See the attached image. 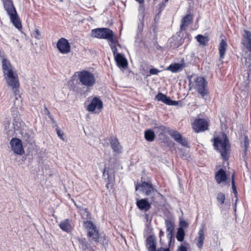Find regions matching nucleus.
<instances>
[{
    "instance_id": "nucleus-23",
    "label": "nucleus",
    "mask_w": 251,
    "mask_h": 251,
    "mask_svg": "<svg viewBox=\"0 0 251 251\" xmlns=\"http://www.w3.org/2000/svg\"><path fill=\"white\" fill-rule=\"evenodd\" d=\"M136 205L141 210L148 211L151 207V203L148 201L147 198L137 200Z\"/></svg>"
},
{
    "instance_id": "nucleus-3",
    "label": "nucleus",
    "mask_w": 251,
    "mask_h": 251,
    "mask_svg": "<svg viewBox=\"0 0 251 251\" xmlns=\"http://www.w3.org/2000/svg\"><path fill=\"white\" fill-rule=\"evenodd\" d=\"M6 11L9 16L10 21L13 25L19 30L22 28V25L20 18L14 7L12 0H1Z\"/></svg>"
},
{
    "instance_id": "nucleus-19",
    "label": "nucleus",
    "mask_w": 251,
    "mask_h": 251,
    "mask_svg": "<svg viewBox=\"0 0 251 251\" xmlns=\"http://www.w3.org/2000/svg\"><path fill=\"white\" fill-rule=\"evenodd\" d=\"M184 63V59L183 58L180 63H174L171 64L167 68V70L170 71L174 73L181 72L186 67Z\"/></svg>"
},
{
    "instance_id": "nucleus-48",
    "label": "nucleus",
    "mask_w": 251,
    "mask_h": 251,
    "mask_svg": "<svg viewBox=\"0 0 251 251\" xmlns=\"http://www.w3.org/2000/svg\"><path fill=\"white\" fill-rule=\"evenodd\" d=\"M156 251H170V250L169 248H164L161 247L158 248Z\"/></svg>"
},
{
    "instance_id": "nucleus-20",
    "label": "nucleus",
    "mask_w": 251,
    "mask_h": 251,
    "mask_svg": "<svg viewBox=\"0 0 251 251\" xmlns=\"http://www.w3.org/2000/svg\"><path fill=\"white\" fill-rule=\"evenodd\" d=\"M165 224L166 226V231L167 232V237L169 240V243L170 244L172 242V239L175 230L174 224L169 219H166Z\"/></svg>"
},
{
    "instance_id": "nucleus-56",
    "label": "nucleus",
    "mask_w": 251,
    "mask_h": 251,
    "mask_svg": "<svg viewBox=\"0 0 251 251\" xmlns=\"http://www.w3.org/2000/svg\"><path fill=\"white\" fill-rule=\"evenodd\" d=\"M137 40H138V39H136V40H135V45H137V42H138V41H137Z\"/></svg>"
},
{
    "instance_id": "nucleus-35",
    "label": "nucleus",
    "mask_w": 251,
    "mask_h": 251,
    "mask_svg": "<svg viewBox=\"0 0 251 251\" xmlns=\"http://www.w3.org/2000/svg\"><path fill=\"white\" fill-rule=\"evenodd\" d=\"M100 242L102 247L106 250L108 246L109 239L105 234L100 236Z\"/></svg>"
},
{
    "instance_id": "nucleus-16",
    "label": "nucleus",
    "mask_w": 251,
    "mask_h": 251,
    "mask_svg": "<svg viewBox=\"0 0 251 251\" xmlns=\"http://www.w3.org/2000/svg\"><path fill=\"white\" fill-rule=\"evenodd\" d=\"M103 108V102L100 98L95 97L91 100L87 106V110L89 112H93L96 109L100 110Z\"/></svg>"
},
{
    "instance_id": "nucleus-5",
    "label": "nucleus",
    "mask_w": 251,
    "mask_h": 251,
    "mask_svg": "<svg viewBox=\"0 0 251 251\" xmlns=\"http://www.w3.org/2000/svg\"><path fill=\"white\" fill-rule=\"evenodd\" d=\"M91 36L98 39H106L110 42H114V33L108 28H97L92 30Z\"/></svg>"
},
{
    "instance_id": "nucleus-38",
    "label": "nucleus",
    "mask_w": 251,
    "mask_h": 251,
    "mask_svg": "<svg viewBox=\"0 0 251 251\" xmlns=\"http://www.w3.org/2000/svg\"><path fill=\"white\" fill-rule=\"evenodd\" d=\"M225 200L226 196L224 193L219 192L217 194V200L221 204L224 203Z\"/></svg>"
},
{
    "instance_id": "nucleus-39",
    "label": "nucleus",
    "mask_w": 251,
    "mask_h": 251,
    "mask_svg": "<svg viewBox=\"0 0 251 251\" xmlns=\"http://www.w3.org/2000/svg\"><path fill=\"white\" fill-rule=\"evenodd\" d=\"M183 37H182V40H184V43H185L186 45H187L189 42L191 41L192 37L191 35L188 33H183Z\"/></svg>"
},
{
    "instance_id": "nucleus-11",
    "label": "nucleus",
    "mask_w": 251,
    "mask_h": 251,
    "mask_svg": "<svg viewBox=\"0 0 251 251\" xmlns=\"http://www.w3.org/2000/svg\"><path fill=\"white\" fill-rule=\"evenodd\" d=\"M139 188H141L140 191L146 196H150L154 191L152 184L146 181H143L141 184H135V190L137 191Z\"/></svg>"
},
{
    "instance_id": "nucleus-55",
    "label": "nucleus",
    "mask_w": 251,
    "mask_h": 251,
    "mask_svg": "<svg viewBox=\"0 0 251 251\" xmlns=\"http://www.w3.org/2000/svg\"><path fill=\"white\" fill-rule=\"evenodd\" d=\"M13 40L15 41V44H18V42H19V40L18 39H15L14 38H13Z\"/></svg>"
},
{
    "instance_id": "nucleus-53",
    "label": "nucleus",
    "mask_w": 251,
    "mask_h": 251,
    "mask_svg": "<svg viewBox=\"0 0 251 251\" xmlns=\"http://www.w3.org/2000/svg\"><path fill=\"white\" fill-rule=\"evenodd\" d=\"M75 205L76 206V207H77L78 209H79V210H82V209H83V208H81V207L80 206H79L77 205H76V204L75 203Z\"/></svg>"
},
{
    "instance_id": "nucleus-31",
    "label": "nucleus",
    "mask_w": 251,
    "mask_h": 251,
    "mask_svg": "<svg viewBox=\"0 0 251 251\" xmlns=\"http://www.w3.org/2000/svg\"><path fill=\"white\" fill-rule=\"evenodd\" d=\"M234 177V174H233L231 176V179H232V180H231V187H232L233 193H234V195L235 197L236 198L235 199V202L234 203V211L235 212H236V211L237 202L238 201V197H237L238 193H237V189H236V185H235V183Z\"/></svg>"
},
{
    "instance_id": "nucleus-42",
    "label": "nucleus",
    "mask_w": 251,
    "mask_h": 251,
    "mask_svg": "<svg viewBox=\"0 0 251 251\" xmlns=\"http://www.w3.org/2000/svg\"><path fill=\"white\" fill-rule=\"evenodd\" d=\"M149 72L151 75H157L159 72H160V71L157 69L153 68L150 69Z\"/></svg>"
},
{
    "instance_id": "nucleus-25",
    "label": "nucleus",
    "mask_w": 251,
    "mask_h": 251,
    "mask_svg": "<svg viewBox=\"0 0 251 251\" xmlns=\"http://www.w3.org/2000/svg\"><path fill=\"white\" fill-rule=\"evenodd\" d=\"M215 180L218 184H220L227 180V176L225 171L223 169H220L215 176Z\"/></svg>"
},
{
    "instance_id": "nucleus-43",
    "label": "nucleus",
    "mask_w": 251,
    "mask_h": 251,
    "mask_svg": "<svg viewBox=\"0 0 251 251\" xmlns=\"http://www.w3.org/2000/svg\"><path fill=\"white\" fill-rule=\"evenodd\" d=\"M56 133H57L58 136L61 140H64V138H63V133L61 132L60 129H59L58 127L56 128Z\"/></svg>"
},
{
    "instance_id": "nucleus-1",
    "label": "nucleus",
    "mask_w": 251,
    "mask_h": 251,
    "mask_svg": "<svg viewBox=\"0 0 251 251\" xmlns=\"http://www.w3.org/2000/svg\"><path fill=\"white\" fill-rule=\"evenodd\" d=\"M2 69L7 85L13 89L15 96H17V92H19L18 88L20 86L18 75L13 71V67L7 58L2 59Z\"/></svg>"
},
{
    "instance_id": "nucleus-2",
    "label": "nucleus",
    "mask_w": 251,
    "mask_h": 251,
    "mask_svg": "<svg viewBox=\"0 0 251 251\" xmlns=\"http://www.w3.org/2000/svg\"><path fill=\"white\" fill-rule=\"evenodd\" d=\"M223 139L216 137L211 140L213 142L214 149L219 151L223 159L227 161L229 157L230 145L226 134L223 135Z\"/></svg>"
},
{
    "instance_id": "nucleus-46",
    "label": "nucleus",
    "mask_w": 251,
    "mask_h": 251,
    "mask_svg": "<svg viewBox=\"0 0 251 251\" xmlns=\"http://www.w3.org/2000/svg\"><path fill=\"white\" fill-rule=\"evenodd\" d=\"M13 128L14 130H18L20 126L18 125V122L16 121H14L13 123Z\"/></svg>"
},
{
    "instance_id": "nucleus-45",
    "label": "nucleus",
    "mask_w": 251,
    "mask_h": 251,
    "mask_svg": "<svg viewBox=\"0 0 251 251\" xmlns=\"http://www.w3.org/2000/svg\"><path fill=\"white\" fill-rule=\"evenodd\" d=\"M33 34L35 38H36V39L40 38V32L38 29H35V32Z\"/></svg>"
},
{
    "instance_id": "nucleus-18",
    "label": "nucleus",
    "mask_w": 251,
    "mask_h": 251,
    "mask_svg": "<svg viewBox=\"0 0 251 251\" xmlns=\"http://www.w3.org/2000/svg\"><path fill=\"white\" fill-rule=\"evenodd\" d=\"M136 1L138 2L140 4L139 7V17L140 20H141V25H138V32H141L144 26V19L145 17V7L144 6V0H135Z\"/></svg>"
},
{
    "instance_id": "nucleus-13",
    "label": "nucleus",
    "mask_w": 251,
    "mask_h": 251,
    "mask_svg": "<svg viewBox=\"0 0 251 251\" xmlns=\"http://www.w3.org/2000/svg\"><path fill=\"white\" fill-rule=\"evenodd\" d=\"M56 46L61 53L66 54L71 51L70 44L68 40L64 38H61L58 40Z\"/></svg>"
},
{
    "instance_id": "nucleus-6",
    "label": "nucleus",
    "mask_w": 251,
    "mask_h": 251,
    "mask_svg": "<svg viewBox=\"0 0 251 251\" xmlns=\"http://www.w3.org/2000/svg\"><path fill=\"white\" fill-rule=\"evenodd\" d=\"M115 173L114 165L111 164L105 166L102 172V177L107 182L105 186L107 189L109 188L112 189L114 186L115 181Z\"/></svg>"
},
{
    "instance_id": "nucleus-12",
    "label": "nucleus",
    "mask_w": 251,
    "mask_h": 251,
    "mask_svg": "<svg viewBox=\"0 0 251 251\" xmlns=\"http://www.w3.org/2000/svg\"><path fill=\"white\" fill-rule=\"evenodd\" d=\"M10 145L15 153L22 155L24 153V150L20 139L17 138H13L10 142Z\"/></svg>"
},
{
    "instance_id": "nucleus-33",
    "label": "nucleus",
    "mask_w": 251,
    "mask_h": 251,
    "mask_svg": "<svg viewBox=\"0 0 251 251\" xmlns=\"http://www.w3.org/2000/svg\"><path fill=\"white\" fill-rule=\"evenodd\" d=\"M195 38L197 42H199L200 45L202 46H205L209 41V38L208 36H204L201 34L198 35L196 36Z\"/></svg>"
},
{
    "instance_id": "nucleus-26",
    "label": "nucleus",
    "mask_w": 251,
    "mask_h": 251,
    "mask_svg": "<svg viewBox=\"0 0 251 251\" xmlns=\"http://www.w3.org/2000/svg\"><path fill=\"white\" fill-rule=\"evenodd\" d=\"M78 242L79 243V248L82 250V251H95L85 238L79 239Z\"/></svg>"
},
{
    "instance_id": "nucleus-4",
    "label": "nucleus",
    "mask_w": 251,
    "mask_h": 251,
    "mask_svg": "<svg viewBox=\"0 0 251 251\" xmlns=\"http://www.w3.org/2000/svg\"><path fill=\"white\" fill-rule=\"evenodd\" d=\"M83 226L87 230V237L90 242L92 244L99 243L100 234L95 224L91 221L87 220L83 222Z\"/></svg>"
},
{
    "instance_id": "nucleus-7",
    "label": "nucleus",
    "mask_w": 251,
    "mask_h": 251,
    "mask_svg": "<svg viewBox=\"0 0 251 251\" xmlns=\"http://www.w3.org/2000/svg\"><path fill=\"white\" fill-rule=\"evenodd\" d=\"M78 78L81 85L86 86L87 88L93 87L96 83L94 75L87 70L78 72Z\"/></svg>"
},
{
    "instance_id": "nucleus-9",
    "label": "nucleus",
    "mask_w": 251,
    "mask_h": 251,
    "mask_svg": "<svg viewBox=\"0 0 251 251\" xmlns=\"http://www.w3.org/2000/svg\"><path fill=\"white\" fill-rule=\"evenodd\" d=\"M241 44L244 54H251V31L244 29L242 34Z\"/></svg>"
},
{
    "instance_id": "nucleus-51",
    "label": "nucleus",
    "mask_w": 251,
    "mask_h": 251,
    "mask_svg": "<svg viewBox=\"0 0 251 251\" xmlns=\"http://www.w3.org/2000/svg\"><path fill=\"white\" fill-rule=\"evenodd\" d=\"M49 118L50 119V120L53 122V123H55V121L52 117V116L51 115H49Z\"/></svg>"
},
{
    "instance_id": "nucleus-52",
    "label": "nucleus",
    "mask_w": 251,
    "mask_h": 251,
    "mask_svg": "<svg viewBox=\"0 0 251 251\" xmlns=\"http://www.w3.org/2000/svg\"><path fill=\"white\" fill-rule=\"evenodd\" d=\"M159 18H160V16L159 15V14L158 15H156L155 17L154 18V21H157L159 20Z\"/></svg>"
},
{
    "instance_id": "nucleus-41",
    "label": "nucleus",
    "mask_w": 251,
    "mask_h": 251,
    "mask_svg": "<svg viewBox=\"0 0 251 251\" xmlns=\"http://www.w3.org/2000/svg\"><path fill=\"white\" fill-rule=\"evenodd\" d=\"M169 1V0H163L159 4V11L160 12H161L163 9L165 8L166 6V3Z\"/></svg>"
},
{
    "instance_id": "nucleus-29",
    "label": "nucleus",
    "mask_w": 251,
    "mask_h": 251,
    "mask_svg": "<svg viewBox=\"0 0 251 251\" xmlns=\"http://www.w3.org/2000/svg\"><path fill=\"white\" fill-rule=\"evenodd\" d=\"M193 20V17L191 14H187L181 20L180 26L181 31L184 30L185 27L187 26Z\"/></svg>"
},
{
    "instance_id": "nucleus-22",
    "label": "nucleus",
    "mask_w": 251,
    "mask_h": 251,
    "mask_svg": "<svg viewBox=\"0 0 251 251\" xmlns=\"http://www.w3.org/2000/svg\"><path fill=\"white\" fill-rule=\"evenodd\" d=\"M114 59L117 65L122 69H126L128 65V62L124 55L122 53H118L114 56Z\"/></svg>"
},
{
    "instance_id": "nucleus-8",
    "label": "nucleus",
    "mask_w": 251,
    "mask_h": 251,
    "mask_svg": "<svg viewBox=\"0 0 251 251\" xmlns=\"http://www.w3.org/2000/svg\"><path fill=\"white\" fill-rule=\"evenodd\" d=\"M195 89L201 97L206 100L208 96V90L207 88V82L205 79L201 76H197L195 79Z\"/></svg>"
},
{
    "instance_id": "nucleus-28",
    "label": "nucleus",
    "mask_w": 251,
    "mask_h": 251,
    "mask_svg": "<svg viewBox=\"0 0 251 251\" xmlns=\"http://www.w3.org/2000/svg\"><path fill=\"white\" fill-rule=\"evenodd\" d=\"M199 237L196 238L197 241V246L199 249H201L203 245V242L205 238L204 234V226H202L198 232Z\"/></svg>"
},
{
    "instance_id": "nucleus-15",
    "label": "nucleus",
    "mask_w": 251,
    "mask_h": 251,
    "mask_svg": "<svg viewBox=\"0 0 251 251\" xmlns=\"http://www.w3.org/2000/svg\"><path fill=\"white\" fill-rule=\"evenodd\" d=\"M183 37V34L181 30L178 34L173 36L169 39V44L171 47L176 49L181 46L184 43V40H182Z\"/></svg>"
},
{
    "instance_id": "nucleus-47",
    "label": "nucleus",
    "mask_w": 251,
    "mask_h": 251,
    "mask_svg": "<svg viewBox=\"0 0 251 251\" xmlns=\"http://www.w3.org/2000/svg\"><path fill=\"white\" fill-rule=\"evenodd\" d=\"M177 251H187V249L185 246L181 245L178 247Z\"/></svg>"
},
{
    "instance_id": "nucleus-24",
    "label": "nucleus",
    "mask_w": 251,
    "mask_h": 251,
    "mask_svg": "<svg viewBox=\"0 0 251 251\" xmlns=\"http://www.w3.org/2000/svg\"><path fill=\"white\" fill-rule=\"evenodd\" d=\"M72 223V220L70 219H67L61 221L59 224V226L62 230L67 233H69L73 229Z\"/></svg>"
},
{
    "instance_id": "nucleus-44",
    "label": "nucleus",
    "mask_w": 251,
    "mask_h": 251,
    "mask_svg": "<svg viewBox=\"0 0 251 251\" xmlns=\"http://www.w3.org/2000/svg\"><path fill=\"white\" fill-rule=\"evenodd\" d=\"M188 226V224L187 222L185 221H181L180 222V227L184 229V228H186Z\"/></svg>"
},
{
    "instance_id": "nucleus-34",
    "label": "nucleus",
    "mask_w": 251,
    "mask_h": 251,
    "mask_svg": "<svg viewBox=\"0 0 251 251\" xmlns=\"http://www.w3.org/2000/svg\"><path fill=\"white\" fill-rule=\"evenodd\" d=\"M185 236V232L184 229L178 227L176 232V238L178 241L182 242Z\"/></svg>"
},
{
    "instance_id": "nucleus-10",
    "label": "nucleus",
    "mask_w": 251,
    "mask_h": 251,
    "mask_svg": "<svg viewBox=\"0 0 251 251\" xmlns=\"http://www.w3.org/2000/svg\"><path fill=\"white\" fill-rule=\"evenodd\" d=\"M208 122L203 119H196L192 124V128L196 133L206 130L208 127Z\"/></svg>"
},
{
    "instance_id": "nucleus-27",
    "label": "nucleus",
    "mask_w": 251,
    "mask_h": 251,
    "mask_svg": "<svg viewBox=\"0 0 251 251\" xmlns=\"http://www.w3.org/2000/svg\"><path fill=\"white\" fill-rule=\"evenodd\" d=\"M110 145L113 151L117 153H120L122 152V147L120 145V144L117 139V138H111L110 140Z\"/></svg>"
},
{
    "instance_id": "nucleus-32",
    "label": "nucleus",
    "mask_w": 251,
    "mask_h": 251,
    "mask_svg": "<svg viewBox=\"0 0 251 251\" xmlns=\"http://www.w3.org/2000/svg\"><path fill=\"white\" fill-rule=\"evenodd\" d=\"M145 139L148 142H152L154 140L155 135L152 129L146 130L144 132Z\"/></svg>"
},
{
    "instance_id": "nucleus-14",
    "label": "nucleus",
    "mask_w": 251,
    "mask_h": 251,
    "mask_svg": "<svg viewBox=\"0 0 251 251\" xmlns=\"http://www.w3.org/2000/svg\"><path fill=\"white\" fill-rule=\"evenodd\" d=\"M169 134L177 143L185 147H189L188 142L186 138L176 130H170Z\"/></svg>"
},
{
    "instance_id": "nucleus-50",
    "label": "nucleus",
    "mask_w": 251,
    "mask_h": 251,
    "mask_svg": "<svg viewBox=\"0 0 251 251\" xmlns=\"http://www.w3.org/2000/svg\"><path fill=\"white\" fill-rule=\"evenodd\" d=\"M44 112H45V113L46 114L48 115V116L50 115V112L47 107H45Z\"/></svg>"
},
{
    "instance_id": "nucleus-17",
    "label": "nucleus",
    "mask_w": 251,
    "mask_h": 251,
    "mask_svg": "<svg viewBox=\"0 0 251 251\" xmlns=\"http://www.w3.org/2000/svg\"><path fill=\"white\" fill-rule=\"evenodd\" d=\"M155 99L158 101H161L168 105H177L179 101L172 100L167 95L159 92L155 96Z\"/></svg>"
},
{
    "instance_id": "nucleus-54",
    "label": "nucleus",
    "mask_w": 251,
    "mask_h": 251,
    "mask_svg": "<svg viewBox=\"0 0 251 251\" xmlns=\"http://www.w3.org/2000/svg\"><path fill=\"white\" fill-rule=\"evenodd\" d=\"M84 210L85 212L87 213V215H88V214H89V213L87 209V208H85V209H84Z\"/></svg>"
},
{
    "instance_id": "nucleus-49",
    "label": "nucleus",
    "mask_w": 251,
    "mask_h": 251,
    "mask_svg": "<svg viewBox=\"0 0 251 251\" xmlns=\"http://www.w3.org/2000/svg\"><path fill=\"white\" fill-rule=\"evenodd\" d=\"M164 235V231L160 229L159 231V237L160 238V240H161L162 237Z\"/></svg>"
},
{
    "instance_id": "nucleus-40",
    "label": "nucleus",
    "mask_w": 251,
    "mask_h": 251,
    "mask_svg": "<svg viewBox=\"0 0 251 251\" xmlns=\"http://www.w3.org/2000/svg\"><path fill=\"white\" fill-rule=\"evenodd\" d=\"M155 128H157L161 133L165 132L166 131V128L165 126L162 125H155Z\"/></svg>"
},
{
    "instance_id": "nucleus-36",
    "label": "nucleus",
    "mask_w": 251,
    "mask_h": 251,
    "mask_svg": "<svg viewBox=\"0 0 251 251\" xmlns=\"http://www.w3.org/2000/svg\"><path fill=\"white\" fill-rule=\"evenodd\" d=\"M114 40L115 42H110L111 43L109 44V46L112 51V52H113L114 56L116 54H118L119 53L117 52L118 50H117V46H116L117 40H116V38L115 37V36H114Z\"/></svg>"
},
{
    "instance_id": "nucleus-30",
    "label": "nucleus",
    "mask_w": 251,
    "mask_h": 251,
    "mask_svg": "<svg viewBox=\"0 0 251 251\" xmlns=\"http://www.w3.org/2000/svg\"><path fill=\"white\" fill-rule=\"evenodd\" d=\"M227 46V44L226 43V42L225 40L222 39L221 41V42L220 43L219 46L220 60H222L223 59H224L226 50Z\"/></svg>"
},
{
    "instance_id": "nucleus-37",
    "label": "nucleus",
    "mask_w": 251,
    "mask_h": 251,
    "mask_svg": "<svg viewBox=\"0 0 251 251\" xmlns=\"http://www.w3.org/2000/svg\"><path fill=\"white\" fill-rule=\"evenodd\" d=\"M249 146V140L248 139L247 135L244 136V149L243 150L244 152V155H243V157L244 158V157L246 155L247 150Z\"/></svg>"
},
{
    "instance_id": "nucleus-21",
    "label": "nucleus",
    "mask_w": 251,
    "mask_h": 251,
    "mask_svg": "<svg viewBox=\"0 0 251 251\" xmlns=\"http://www.w3.org/2000/svg\"><path fill=\"white\" fill-rule=\"evenodd\" d=\"M146 243L148 251H156V239L154 235H150L146 240Z\"/></svg>"
}]
</instances>
